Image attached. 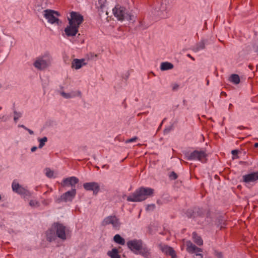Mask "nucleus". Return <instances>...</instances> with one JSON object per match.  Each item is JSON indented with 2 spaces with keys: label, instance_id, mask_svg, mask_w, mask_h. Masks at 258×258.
Instances as JSON below:
<instances>
[{
  "label": "nucleus",
  "instance_id": "nucleus-1",
  "mask_svg": "<svg viewBox=\"0 0 258 258\" xmlns=\"http://www.w3.org/2000/svg\"><path fill=\"white\" fill-rule=\"evenodd\" d=\"M69 25L64 29V32L67 36H75L79 31V28L83 23V17L79 13L72 12L70 17L68 18Z\"/></svg>",
  "mask_w": 258,
  "mask_h": 258
},
{
  "label": "nucleus",
  "instance_id": "nucleus-2",
  "mask_svg": "<svg viewBox=\"0 0 258 258\" xmlns=\"http://www.w3.org/2000/svg\"><path fill=\"white\" fill-rule=\"evenodd\" d=\"M154 191L153 188L141 187L136 189L132 195L127 197V201L132 202H142L153 196Z\"/></svg>",
  "mask_w": 258,
  "mask_h": 258
},
{
  "label": "nucleus",
  "instance_id": "nucleus-3",
  "mask_svg": "<svg viewBox=\"0 0 258 258\" xmlns=\"http://www.w3.org/2000/svg\"><path fill=\"white\" fill-rule=\"evenodd\" d=\"M113 13L114 16L120 21H122L124 19L127 20H132V17L133 16L131 15L127 10L124 7L119 6V5L116 6L113 10Z\"/></svg>",
  "mask_w": 258,
  "mask_h": 258
},
{
  "label": "nucleus",
  "instance_id": "nucleus-4",
  "mask_svg": "<svg viewBox=\"0 0 258 258\" xmlns=\"http://www.w3.org/2000/svg\"><path fill=\"white\" fill-rule=\"evenodd\" d=\"M51 60L50 54L46 53L43 55L37 58L34 66L38 70H43L50 65Z\"/></svg>",
  "mask_w": 258,
  "mask_h": 258
},
{
  "label": "nucleus",
  "instance_id": "nucleus-5",
  "mask_svg": "<svg viewBox=\"0 0 258 258\" xmlns=\"http://www.w3.org/2000/svg\"><path fill=\"white\" fill-rule=\"evenodd\" d=\"M44 17L47 20L48 22L51 24H56L60 25L61 22L57 18L60 16L58 12L52 10L47 9L44 11Z\"/></svg>",
  "mask_w": 258,
  "mask_h": 258
},
{
  "label": "nucleus",
  "instance_id": "nucleus-6",
  "mask_svg": "<svg viewBox=\"0 0 258 258\" xmlns=\"http://www.w3.org/2000/svg\"><path fill=\"white\" fill-rule=\"evenodd\" d=\"M111 224L115 230H118L120 226L119 219L115 216H109L105 218L102 222L103 226Z\"/></svg>",
  "mask_w": 258,
  "mask_h": 258
},
{
  "label": "nucleus",
  "instance_id": "nucleus-7",
  "mask_svg": "<svg viewBox=\"0 0 258 258\" xmlns=\"http://www.w3.org/2000/svg\"><path fill=\"white\" fill-rule=\"evenodd\" d=\"M52 227L55 230L56 235L58 238L63 240L67 239L66 227L64 225L58 223H54L52 225Z\"/></svg>",
  "mask_w": 258,
  "mask_h": 258
},
{
  "label": "nucleus",
  "instance_id": "nucleus-8",
  "mask_svg": "<svg viewBox=\"0 0 258 258\" xmlns=\"http://www.w3.org/2000/svg\"><path fill=\"white\" fill-rule=\"evenodd\" d=\"M127 245L128 248L135 254H138V251L142 246V242L140 240L134 239L128 241L127 242Z\"/></svg>",
  "mask_w": 258,
  "mask_h": 258
},
{
  "label": "nucleus",
  "instance_id": "nucleus-9",
  "mask_svg": "<svg viewBox=\"0 0 258 258\" xmlns=\"http://www.w3.org/2000/svg\"><path fill=\"white\" fill-rule=\"evenodd\" d=\"M206 157V154L204 151H195L187 157V159L189 160H198L203 162L205 159Z\"/></svg>",
  "mask_w": 258,
  "mask_h": 258
},
{
  "label": "nucleus",
  "instance_id": "nucleus-10",
  "mask_svg": "<svg viewBox=\"0 0 258 258\" xmlns=\"http://www.w3.org/2000/svg\"><path fill=\"white\" fill-rule=\"evenodd\" d=\"M83 187L86 190L93 191L94 195H96L100 190V185L96 182H86L83 184Z\"/></svg>",
  "mask_w": 258,
  "mask_h": 258
},
{
  "label": "nucleus",
  "instance_id": "nucleus-11",
  "mask_svg": "<svg viewBox=\"0 0 258 258\" xmlns=\"http://www.w3.org/2000/svg\"><path fill=\"white\" fill-rule=\"evenodd\" d=\"M12 189L15 192L20 195H27L28 190L14 180L12 183Z\"/></svg>",
  "mask_w": 258,
  "mask_h": 258
},
{
  "label": "nucleus",
  "instance_id": "nucleus-12",
  "mask_svg": "<svg viewBox=\"0 0 258 258\" xmlns=\"http://www.w3.org/2000/svg\"><path fill=\"white\" fill-rule=\"evenodd\" d=\"M76 195V190L73 188L71 190L68 191L61 196V200L64 202L72 201Z\"/></svg>",
  "mask_w": 258,
  "mask_h": 258
},
{
  "label": "nucleus",
  "instance_id": "nucleus-13",
  "mask_svg": "<svg viewBox=\"0 0 258 258\" xmlns=\"http://www.w3.org/2000/svg\"><path fill=\"white\" fill-rule=\"evenodd\" d=\"M243 181L246 183L254 182L258 180V172H253L243 176Z\"/></svg>",
  "mask_w": 258,
  "mask_h": 258
},
{
  "label": "nucleus",
  "instance_id": "nucleus-14",
  "mask_svg": "<svg viewBox=\"0 0 258 258\" xmlns=\"http://www.w3.org/2000/svg\"><path fill=\"white\" fill-rule=\"evenodd\" d=\"M79 182V179L76 177L72 176L66 178L63 180V186H75V184Z\"/></svg>",
  "mask_w": 258,
  "mask_h": 258
},
{
  "label": "nucleus",
  "instance_id": "nucleus-15",
  "mask_svg": "<svg viewBox=\"0 0 258 258\" xmlns=\"http://www.w3.org/2000/svg\"><path fill=\"white\" fill-rule=\"evenodd\" d=\"M186 250L189 253H195L197 252H202V250L198 248L195 245L193 244L190 241H187L186 242Z\"/></svg>",
  "mask_w": 258,
  "mask_h": 258
},
{
  "label": "nucleus",
  "instance_id": "nucleus-16",
  "mask_svg": "<svg viewBox=\"0 0 258 258\" xmlns=\"http://www.w3.org/2000/svg\"><path fill=\"white\" fill-rule=\"evenodd\" d=\"M160 248L163 252L166 254H168L171 256L172 258H174V257H175V252L172 247L167 245H163L161 246Z\"/></svg>",
  "mask_w": 258,
  "mask_h": 258
},
{
  "label": "nucleus",
  "instance_id": "nucleus-17",
  "mask_svg": "<svg viewBox=\"0 0 258 258\" xmlns=\"http://www.w3.org/2000/svg\"><path fill=\"white\" fill-rule=\"evenodd\" d=\"M47 240L50 242L56 239V233L55 230L53 228L52 226L46 232Z\"/></svg>",
  "mask_w": 258,
  "mask_h": 258
},
{
  "label": "nucleus",
  "instance_id": "nucleus-18",
  "mask_svg": "<svg viewBox=\"0 0 258 258\" xmlns=\"http://www.w3.org/2000/svg\"><path fill=\"white\" fill-rule=\"evenodd\" d=\"M84 59H74L72 63V67L76 70L80 69L83 65H85Z\"/></svg>",
  "mask_w": 258,
  "mask_h": 258
},
{
  "label": "nucleus",
  "instance_id": "nucleus-19",
  "mask_svg": "<svg viewBox=\"0 0 258 258\" xmlns=\"http://www.w3.org/2000/svg\"><path fill=\"white\" fill-rule=\"evenodd\" d=\"M138 254L143 255L146 258H148L150 255V252L148 248L142 246L141 249L138 251Z\"/></svg>",
  "mask_w": 258,
  "mask_h": 258
},
{
  "label": "nucleus",
  "instance_id": "nucleus-20",
  "mask_svg": "<svg viewBox=\"0 0 258 258\" xmlns=\"http://www.w3.org/2000/svg\"><path fill=\"white\" fill-rule=\"evenodd\" d=\"M192 238L194 241L198 245L201 246L203 245V241L202 238L200 236L198 235L196 232H193Z\"/></svg>",
  "mask_w": 258,
  "mask_h": 258
},
{
  "label": "nucleus",
  "instance_id": "nucleus-21",
  "mask_svg": "<svg viewBox=\"0 0 258 258\" xmlns=\"http://www.w3.org/2000/svg\"><path fill=\"white\" fill-rule=\"evenodd\" d=\"M107 254L111 258H120L118 254V251L116 248H113L111 251H109L107 252Z\"/></svg>",
  "mask_w": 258,
  "mask_h": 258
},
{
  "label": "nucleus",
  "instance_id": "nucleus-22",
  "mask_svg": "<svg viewBox=\"0 0 258 258\" xmlns=\"http://www.w3.org/2000/svg\"><path fill=\"white\" fill-rule=\"evenodd\" d=\"M114 241L118 244L123 245L125 244V240L119 234H116L113 237Z\"/></svg>",
  "mask_w": 258,
  "mask_h": 258
},
{
  "label": "nucleus",
  "instance_id": "nucleus-23",
  "mask_svg": "<svg viewBox=\"0 0 258 258\" xmlns=\"http://www.w3.org/2000/svg\"><path fill=\"white\" fill-rule=\"evenodd\" d=\"M173 68V65L168 62H162L161 64L160 69L162 71H165L172 69Z\"/></svg>",
  "mask_w": 258,
  "mask_h": 258
},
{
  "label": "nucleus",
  "instance_id": "nucleus-24",
  "mask_svg": "<svg viewBox=\"0 0 258 258\" xmlns=\"http://www.w3.org/2000/svg\"><path fill=\"white\" fill-rule=\"evenodd\" d=\"M229 81L235 84H238L240 82V78L238 75L233 74L230 76Z\"/></svg>",
  "mask_w": 258,
  "mask_h": 258
},
{
  "label": "nucleus",
  "instance_id": "nucleus-25",
  "mask_svg": "<svg viewBox=\"0 0 258 258\" xmlns=\"http://www.w3.org/2000/svg\"><path fill=\"white\" fill-rule=\"evenodd\" d=\"M205 43L203 41H201L198 43L193 48V50L195 52H197L201 49L205 48Z\"/></svg>",
  "mask_w": 258,
  "mask_h": 258
},
{
  "label": "nucleus",
  "instance_id": "nucleus-26",
  "mask_svg": "<svg viewBox=\"0 0 258 258\" xmlns=\"http://www.w3.org/2000/svg\"><path fill=\"white\" fill-rule=\"evenodd\" d=\"M47 138L46 137H43L42 139H39L38 141L39 142V148H42L45 145V143L47 142Z\"/></svg>",
  "mask_w": 258,
  "mask_h": 258
},
{
  "label": "nucleus",
  "instance_id": "nucleus-27",
  "mask_svg": "<svg viewBox=\"0 0 258 258\" xmlns=\"http://www.w3.org/2000/svg\"><path fill=\"white\" fill-rule=\"evenodd\" d=\"M45 174L48 177H52L53 176V171L49 168L45 169Z\"/></svg>",
  "mask_w": 258,
  "mask_h": 258
},
{
  "label": "nucleus",
  "instance_id": "nucleus-28",
  "mask_svg": "<svg viewBox=\"0 0 258 258\" xmlns=\"http://www.w3.org/2000/svg\"><path fill=\"white\" fill-rule=\"evenodd\" d=\"M14 121L16 122L17 120L21 116V113L20 112H18L16 111H14Z\"/></svg>",
  "mask_w": 258,
  "mask_h": 258
},
{
  "label": "nucleus",
  "instance_id": "nucleus-29",
  "mask_svg": "<svg viewBox=\"0 0 258 258\" xmlns=\"http://www.w3.org/2000/svg\"><path fill=\"white\" fill-rule=\"evenodd\" d=\"M31 207H35L39 206V203L36 200H31L29 203Z\"/></svg>",
  "mask_w": 258,
  "mask_h": 258
},
{
  "label": "nucleus",
  "instance_id": "nucleus-30",
  "mask_svg": "<svg viewBox=\"0 0 258 258\" xmlns=\"http://www.w3.org/2000/svg\"><path fill=\"white\" fill-rule=\"evenodd\" d=\"M137 139H138V138L137 137H134L133 138H131V139H128V140H126L125 142L126 143H131V142H133L136 141L137 140Z\"/></svg>",
  "mask_w": 258,
  "mask_h": 258
},
{
  "label": "nucleus",
  "instance_id": "nucleus-31",
  "mask_svg": "<svg viewBox=\"0 0 258 258\" xmlns=\"http://www.w3.org/2000/svg\"><path fill=\"white\" fill-rule=\"evenodd\" d=\"M155 208V205L154 204L149 205L147 206L146 209L148 211H152Z\"/></svg>",
  "mask_w": 258,
  "mask_h": 258
},
{
  "label": "nucleus",
  "instance_id": "nucleus-32",
  "mask_svg": "<svg viewBox=\"0 0 258 258\" xmlns=\"http://www.w3.org/2000/svg\"><path fill=\"white\" fill-rule=\"evenodd\" d=\"M170 177L172 179H176L177 178V175L174 172H172L170 175Z\"/></svg>",
  "mask_w": 258,
  "mask_h": 258
},
{
  "label": "nucleus",
  "instance_id": "nucleus-33",
  "mask_svg": "<svg viewBox=\"0 0 258 258\" xmlns=\"http://www.w3.org/2000/svg\"><path fill=\"white\" fill-rule=\"evenodd\" d=\"M61 95L65 98H68L71 97V95L69 94L65 93L64 92L61 93Z\"/></svg>",
  "mask_w": 258,
  "mask_h": 258
},
{
  "label": "nucleus",
  "instance_id": "nucleus-34",
  "mask_svg": "<svg viewBox=\"0 0 258 258\" xmlns=\"http://www.w3.org/2000/svg\"><path fill=\"white\" fill-rule=\"evenodd\" d=\"M178 85H177V84H174L172 85V90H175L176 89H177V88H178Z\"/></svg>",
  "mask_w": 258,
  "mask_h": 258
},
{
  "label": "nucleus",
  "instance_id": "nucleus-35",
  "mask_svg": "<svg viewBox=\"0 0 258 258\" xmlns=\"http://www.w3.org/2000/svg\"><path fill=\"white\" fill-rule=\"evenodd\" d=\"M255 52L256 53L257 55H258V44L255 45L254 47Z\"/></svg>",
  "mask_w": 258,
  "mask_h": 258
},
{
  "label": "nucleus",
  "instance_id": "nucleus-36",
  "mask_svg": "<svg viewBox=\"0 0 258 258\" xmlns=\"http://www.w3.org/2000/svg\"><path fill=\"white\" fill-rule=\"evenodd\" d=\"M26 131H27L30 135H33L34 134L33 131H32V130H30V129H29L28 128L26 129Z\"/></svg>",
  "mask_w": 258,
  "mask_h": 258
},
{
  "label": "nucleus",
  "instance_id": "nucleus-37",
  "mask_svg": "<svg viewBox=\"0 0 258 258\" xmlns=\"http://www.w3.org/2000/svg\"><path fill=\"white\" fill-rule=\"evenodd\" d=\"M231 152H232V154L233 155H236L238 153V151L234 150H232Z\"/></svg>",
  "mask_w": 258,
  "mask_h": 258
},
{
  "label": "nucleus",
  "instance_id": "nucleus-38",
  "mask_svg": "<svg viewBox=\"0 0 258 258\" xmlns=\"http://www.w3.org/2000/svg\"><path fill=\"white\" fill-rule=\"evenodd\" d=\"M18 126L19 127H22V128H24L25 130H26V129L27 128V127H26L25 125H24L23 124L19 125Z\"/></svg>",
  "mask_w": 258,
  "mask_h": 258
},
{
  "label": "nucleus",
  "instance_id": "nucleus-39",
  "mask_svg": "<svg viewBox=\"0 0 258 258\" xmlns=\"http://www.w3.org/2000/svg\"><path fill=\"white\" fill-rule=\"evenodd\" d=\"M36 149H37V147H33L31 148V150L32 152H34V151H35L36 150Z\"/></svg>",
  "mask_w": 258,
  "mask_h": 258
},
{
  "label": "nucleus",
  "instance_id": "nucleus-40",
  "mask_svg": "<svg viewBox=\"0 0 258 258\" xmlns=\"http://www.w3.org/2000/svg\"><path fill=\"white\" fill-rule=\"evenodd\" d=\"M170 130L169 128H166L164 130V133H168L170 132Z\"/></svg>",
  "mask_w": 258,
  "mask_h": 258
},
{
  "label": "nucleus",
  "instance_id": "nucleus-41",
  "mask_svg": "<svg viewBox=\"0 0 258 258\" xmlns=\"http://www.w3.org/2000/svg\"><path fill=\"white\" fill-rule=\"evenodd\" d=\"M187 56L188 57L190 58L191 59H192V60H195L194 58L192 56H191L190 54H188L187 55Z\"/></svg>",
  "mask_w": 258,
  "mask_h": 258
},
{
  "label": "nucleus",
  "instance_id": "nucleus-42",
  "mask_svg": "<svg viewBox=\"0 0 258 258\" xmlns=\"http://www.w3.org/2000/svg\"><path fill=\"white\" fill-rule=\"evenodd\" d=\"M254 147L255 148H257L258 147V143H255L254 145Z\"/></svg>",
  "mask_w": 258,
  "mask_h": 258
},
{
  "label": "nucleus",
  "instance_id": "nucleus-43",
  "mask_svg": "<svg viewBox=\"0 0 258 258\" xmlns=\"http://www.w3.org/2000/svg\"><path fill=\"white\" fill-rule=\"evenodd\" d=\"M232 106V105L231 104H230L229 105V108L231 107V106Z\"/></svg>",
  "mask_w": 258,
  "mask_h": 258
},
{
  "label": "nucleus",
  "instance_id": "nucleus-44",
  "mask_svg": "<svg viewBox=\"0 0 258 258\" xmlns=\"http://www.w3.org/2000/svg\"><path fill=\"white\" fill-rule=\"evenodd\" d=\"M197 255H202V254H201V253L198 254V253H197Z\"/></svg>",
  "mask_w": 258,
  "mask_h": 258
},
{
  "label": "nucleus",
  "instance_id": "nucleus-45",
  "mask_svg": "<svg viewBox=\"0 0 258 258\" xmlns=\"http://www.w3.org/2000/svg\"><path fill=\"white\" fill-rule=\"evenodd\" d=\"M162 11L165 10V9H164V8L163 7H162Z\"/></svg>",
  "mask_w": 258,
  "mask_h": 258
},
{
  "label": "nucleus",
  "instance_id": "nucleus-46",
  "mask_svg": "<svg viewBox=\"0 0 258 258\" xmlns=\"http://www.w3.org/2000/svg\"><path fill=\"white\" fill-rule=\"evenodd\" d=\"M2 107H0V110H1V109H2Z\"/></svg>",
  "mask_w": 258,
  "mask_h": 258
}]
</instances>
